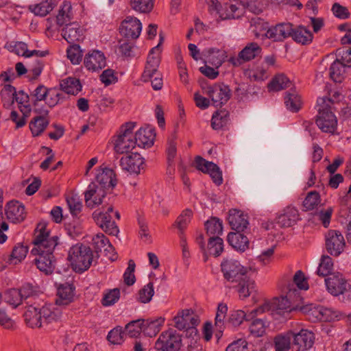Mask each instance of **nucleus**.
Returning <instances> with one entry per match:
<instances>
[{
  "mask_svg": "<svg viewBox=\"0 0 351 351\" xmlns=\"http://www.w3.org/2000/svg\"><path fill=\"white\" fill-rule=\"evenodd\" d=\"M156 51H158V46L152 48L147 56V64L142 75L144 81L152 79L157 73V69L160 64V58L159 54L154 56Z\"/></svg>",
  "mask_w": 351,
  "mask_h": 351,
  "instance_id": "nucleus-24",
  "label": "nucleus"
},
{
  "mask_svg": "<svg viewBox=\"0 0 351 351\" xmlns=\"http://www.w3.org/2000/svg\"><path fill=\"white\" fill-rule=\"evenodd\" d=\"M228 311V306L226 304L220 303L218 305L217 311L215 316V326L217 330L216 336L219 337L222 335L224 328V319Z\"/></svg>",
  "mask_w": 351,
  "mask_h": 351,
  "instance_id": "nucleus-42",
  "label": "nucleus"
},
{
  "mask_svg": "<svg viewBox=\"0 0 351 351\" xmlns=\"http://www.w3.org/2000/svg\"><path fill=\"white\" fill-rule=\"evenodd\" d=\"M285 104L287 108L292 112H297L300 110L302 102L295 89H290L285 93Z\"/></svg>",
  "mask_w": 351,
  "mask_h": 351,
  "instance_id": "nucleus-33",
  "label": "nucleus"
},
{
  "mask_svg": "<svg viewBox=\"0 0 351 351\" xmlns=\"http://www.w3.org/2000/svg\"><path fill=\"white\" fill-rule=\"evenodd\" d=\"M333 268L332 258L329 256L324 255L322 256L320 263L316 271L317 275L322 277L332 275L331 271Z\"/></svg>",
  "mask_w": 351,
  "mask_h": 351,
  "instance_id": "nucleus-50",
  "label": "nucleus"
},
{
  "mask_svg": "<svg viewBox=\"0 0 351 351\" xmlns=\"http://www.w3.org/2000/svg\"><path fill=\"white\" fill-rule=\"evenodd\" d=\"M84 64L87 69L95 71L105 67L106 58L102 52L97 50L93 51L86 55Z\"/></svg>",
  "mask_w": 351,
  "mask_h": 351,
  "instance_id": "nucleus-25",
  "label": "nucleus"
},
{
  "mask_svg": "<svg viewBox=\"0 0 351 351\" xmlns=\"http://www.w3.org/2000/svg\"><path fill=\"white\" fill-rule=\"evenodd\" d=\"M63 97L60 90L56 88H49L47 92V97L45 99L47 106L52 108L56 106Z\"/></svg>",
  "mask_w": 351,
  "mask_h": 351,
  "instance_id": "nucleus-59",
  "label": "nucleus"
},
{
  "mask_svg": "<svg viewBox=\"0 0 351 351\" xmlns=\"http://www.w3.org/2000/svg\"><path fill=\"white\" fill-rule=\"evenodd\" d=\"M1 299L14 308L19 306L23 300L21 292L16 289H11L6 291L3 295H2Z\"/></svg>",
  "mask_w": 351,
  "mask_h": 351,
  "instance_id": "nucleus-43",
  "label": "nucleus"
},
{
  "mask_svg": "<svg viewBox=\"0 0 351 351\" xmlns=\"http://www.w3.org/2000/svg\"><path fill=\"white\" fill-rule=\"evenodd\" d=\"M58 240L57 236L50 237L45 223L41 222L37 225L32 241L34 247L31 252L34 255H38V258L35 259L37 268L47 275L52 274L55 268L53 252L58 245Z\"/></svg>",
  "mask_w": 351,
  "mask_h": 351,
  "instance_id": "nucleus-1",
  "label": "nucleus"
},
{
  "mask_svg": "<svg viewBox=\"0 0 351 351\" xmlns=\"http://www.w3.org/2000/svg\"><path fill=\"white\" fill-rule=\"evenodd\" d=\"M228 241L234 249L244 252L248 248L249 240L241 232H230L228 234Z\"/></svg>",
  "mask_w": 351,
  "mask_h": 351,
  "instance_id": "nucleus-35",
  "label": "nucleus"
},
{
  "mask_svg": "<svg viewBox=\"0 0 351 351\" xmlns=\"http://www.w3.org/2000/svg\"><path fill=\"white\" fill-rule=\"evenodd\" d=\"M210 12H216L222 20L237 19L242 14V9L231 2H225L223 4L217 0H209Z\"/></svg>",
  "mask_w": 351,
  "mask_h": 351,
  "instance_id": "nucleus-7",
  "label": "nucleus"
},
{
  "mask_svg": "<svg viewBox=\"0 0 351 351\" xmlns=\"http://www.w3.org/2000/svg\"><path fill=\"white\" fill-rule=\"evenodd\" d=\"M299 310L305 313L310 321L313 322H319V317L320 315L319 306H315L310 304L305 306H300Z\"/></svg>",
  "mask_w": 351,
  "mask_h": 351,
  "instance_id": "nucleus-62",
  "label": "nucleus"
},
{
  "mask_svg": "<svg viewBox=\"0 0 351 351\" xmlns=\"http://www.w3.org/2000/svg\"><path fill=\"white\" fill-rule=\"evenodd\" d=\"M262 49L256 43H251L247 45L238 54L237 57H231L229 59L234 66H240L244 62H249L251 60L258 56L261 53Z\"/></svg>",
  "mask_w": 351,
  "mask_h": 351,
  "instance_id": "nucleus-16",
  "label": "nucleus"
},
{
  "mask_svg": "<svg viewBox=\"0 0 351 351\" xmlns=\"http://www.w3.org/2000/svg\"><path fill=\"white\" fill-rule=\"evenodd\" d=\"M22 115L20 116L16 111H12L10 113V119L16 123V128L23 127L27 121V118L29 117L31 112L30 106H19Z\"/></svg>",
  "mask_w": 351,
  "mask_h": 351,
  "instance_id": "nucleus-39",
  "label": "nucleus"
},
{
  "mask_svg": "<svg viewBox=\"0 0 351 351\" xmlns=\"http://www.w3.org/2000/svg\"><path fill=\"white\" fill-rule=\"evenodd\" d=\"M328 291L333 295H346L351 298V286L340 274H333L324 279Z\"/></svg>",
  "mask_w": 351,
  "mask_h": 351,
  "instance_id": "nucleus-8",
  "label": "nucleus"
},
{
  "mask_svg": "<svg viewBox=\"0 0 351 351\" xmlns=\"http://www.w3.org/2000/svg\"><path fill=\"white\" fill-rule=\"evenodd\" d=\"M62 36L69 43H74L83 40V29L77 23L66 24L65 27L62 29Z\"/></svg>",
  "mask_w": 351,
  "mask_h": 351,
  "instance_id": "nucleus-28",
  "label": "nucleus"
},
{
  "mask_svg": "<svg viewBox=\"0 0 351 351\" xmlns=\"http://www.w3.org/2000/svg\"><path fill=\"white\" fill-rule=\"evenodd\" d=\"M208 54V62L215 66L216 69H218L223 64L227 57L225 51L215 48L209 49Z\"/></svg>",
  "mask_w": 351,
  "mask_h": 351,
  "instance_id": "nucleus-48",
  "label": "nucleus"
},
{
  "mask_svg": "<svg viewBox=\"0 0 351 351\" xmlns=\"http://www.w3.org/2000/svg\"><path fill=\"white\" fill-rule=\"evenodd\" d=\"M318 106V115L316 124L324 132L334 134L337 125V120L331 111V105L333 101L328 97H320L317 101Z\"/></svg>",
  "mask_w": 351,
  "mask_h": 351,
  "instance_id": "nucleus-3",
  "label": "nucleus"
},
{
  "mask_svg": "<svg viewBox=\"0 0 351 351\" xmlns=\"http://www.w3.org/2000/svg\"><path fill=\"white\" fill-rule=\"evenodd\" d=\"M106 194V191L97 187L96 183H90L84 193L86 206L91 209L98 206L102 203V199Z\"/></svg>",
  "mask_w": 351,
  "mask_h": 351,
  "instance_id": "nucleus-23",
  "label": "nucleus"
},
{
  "mask_svg": "<svg viewBox=\"0 0 351 351\" xmlns=\"http://www.w3.org/2000/svg\"><path fill=\"white\" fill-rule=\"evenodd\" d=\"M291 37L296 43L306 45L311 43L313 36L310 30L302 25L293 27Z\"/></svg>",
  "mask_w": 351,
  "mask_h": 351,
  "instance_id": "nucleus-36",
  "label": "nucleus"
},
{
  "mask_svg": "<svg viewBox=\"0 0 351 351\" xmlns=\"http://www.w3.org/2000/svg\"><path fill=\"white\" fill-rule=\"evenodd\" d=\"M119 165L122 169L133 173H139L143 168L144 159L137 152L121 157Z\"/></svg>",
  "mask_w": 351,
  "mask_h": 351,
  "instance_id": "nucleus-21",
  "label": "nucleus"
},
{
  "mask_svg": "<svg viewBox=\"0 0 351 351\" xmlns=\"http://www.w3.org/2000/svg\"><path fill=\"white\" fill-rule=\"evenodd\" d=\"M61 90L69 95H77L82 89V85L78 79L68 77L60 82Z\"/></svg>",
  "mask_w": 351,
  "mask_h": 351,
  "instance_id": "nucleus-41",
  "label": "nucleus"
},
{
  "mask_svg": "<svg viewBox=\"0 0 351 351\" xmlns=\"http://www.w3.org/2000/svg\"><path fill=\"white\" fill-rule=\"evenodd\" d=\"M345 66L347 65L344 62H341L339 60L335 61L329 69L330 77L335 82H341L343 80Z\"/></svg>",
  "mask_w": 351,
  "mask_h": 351,
  "instance_id": "nucleus-46",
  "label": "nucleus"
},
{
  "mask_svg": "<svg viewBox=\"0 0 351 351\" xmlns=\"http://www.w3.org/2000/svg\"><path fill=\"white\" fill-rule=\"evenodd\" d=\"M156 134L151 128H141L134 135L136 145L143 148L150 147L154 144Z\"/></svg>",
  "mask_w": 351,
  "mask_h": 351,
  "instance_id": "nucleus-26",
  "label": "nucleus"
},
{
  "mask_svg": "<svg viewBox=\"0 0 351 351\" xmlns=\"http://www.w3.org/2000/svg\"><path fill=\"white\" fill-rule=\"evenodd\" d=\"M290 335L292 339L293 348L296 351H306L314 343V334L308 330L302 329L298 332L290 330Z\"/></svg>",
  "mask_w": 351,
  "mask_h": 351,
  "instance_id": "nucleus-13",
  "label": "nucleus"
},
{
  "mask_svg": "<svg viewBox=\"0 0 351 351\" xmlns=\"http://www.w3.org/2000/svg\"><path fill=\"white\" fill-rule=\"evenodd\" d=\"M135 123L129 122L122 125L119 134L115 137L114 149L116 153L123 154L130 152L136 146L133 130Z\"/></svg>",
  "mask_w": 351,
  "mask_h": 351,
  "instance_id": "nucleus-5",
  "label": "nucleus"
},
{
  "mask_svg": "<svg viewBox=\"0 0 351 351\" xmlns=\"http://www.w3.org/2000/svg\"><path fill=\"white\" fill-rule=\"evenodd\" d=\"M68 260L73 270L82 273L90 267L93 261V252L89 246L77 243L70 248Z\"/></svg>",
  "mask_w": 351,
  "mask_h": 351,
  "instance_id": "nucleus-4",
  "label": "nucleus"
},
{
  "mask_svg": "<svg viewBox=\"0 0 351 351\" xmlns=\"http://www.w3.org/2000/svg\"><path fill=\"white\" fill-rule=\"evenodd\" d=\"M205 227L207 234L210 237L218 236L223 231L222 222L219 219L213 217L205 223Z\"/></svg>",
  "mask_w": 351,
  "mask_h": 351,
  "instance_id": "nucleus-52",
  "label": "nucleus"
},
{
  "mask_svg": "<svg viewBox=\"0 0 351 351\" xmlns=\"http://www.w3.org/2000/svg\"><path fill=\"white\" fill-rule=\"evenodd\" d=\"M43 324H50L60 320L62 317L61 306L46 305L41 308Z\"/></svg>",
  "mask_w": 351,
  "mask_h": 351,
  "instance_id": "nucleus-30",
  "label": "nucleus"
},
{
  "mask_svg": "<svg viewBox=\"0 0 351 351\" xmlns=\"http://www.w3.org/2000/svg\"><path fill=\"white\" fill-rule=\"evenodd\" d=\"M14 95H16V89L10 84L5 85L1 90V97L5 108H9L14 104Z\"/></svg>",
  "mask_w": 351,
  "mask_h": 351,
  "instance_id": "nucleus-54",
  "label": "nucleus"
},
{
  "mask_svg": "<svg viewBox=\"0 0 351 351\" xmlns=\"http://www.w3.org/2000/svg\"><path fill=\"white\" fill-rule=\"evenodd\" d=\"M203 89L204 93L211 99L213 105L216 107L226 104L231 97V90L224 84H215Z\"/></svg>",
  "mask_w": 351,
  "mask_h": 351,
  "instance_id": "nucleus-10",
  "label": "nucleus"
},
{
  "mask_svg": "<svg viewBox=\"0 0 351 351\" xmlns=\"http://www.w3.org/2000/svg\"><path fill=\"white\" fill-rule=\"evenodd\" d=\"M5 213L7 219L14 223L23 221L26 217L24 205L15 200L6 204Z\"/></svg>",
  "mask_w": 351,
  "mask_h": 351,
  "instance_id": "nucleus-22",
  "label": "nucleus"
},
{
  "mask_svg": "<svg viewBox=\"0 0 351 351\" xmlns=\"http://www.w3.org/2000/svg\"><path fill=\"white\" fill-rule=\"evenodd\" d=\"M125 335V332L122 330L121 327H116L108 332L107 339L112 344H121Z\"/></svg>",
  "mask_w": 351,
  "mask_h": 351,
  "instance_id": "nucleus-64",
  "label": "nucleus"
},
{
  "mask_svg": "<svg viewBox=\"0 0 351 351\" xmlns=\"http://www.w3.org/2000/svg\"><path fill=\"white\" fill-rule=\"evenodd\" d=\"M55 5L53 0H45L38 4L29 5V10L36 15L45 16L54 8Z\"/></svg>",
  "mask_w": 351,
  "mask_h": 351,
  "instance_id": "nucleus-44",
  "label": "nucleus"
},
{
  "mask_svg": "<svg viewBox=\"0 0 351 351\" xmlns=\"http://www.w3.org/2000/svg\"><path fill=\"white\" fill-rule=\"evenodd\" d=\"M224 278L232 282H237L247 274L248 269L242 266L240 263L233 258H226L221 264Z\"/></svg>",
  "mask_w": 351,
  "mask_h": 351,
  "instance_id": "nucleus-6",
  "label": "nucleus"
},
{
  "mask_svg": "<svg viewBox=\"0 0 351 351\" xmlns=\"http://www.w3.org/2000/svg\"><path fill=\"white\" fill-rule=\"evenodd\" d=\"M258 314H261V313L260 311H257V308L252 311L250 313H246L241 310H237L231 313L229 321L233 326H239L244 319L251 320Z\"/></svg>",
  "mask_w": 351,
  "mask_h": 351,
  "instance_id": "nucleus-38",
  "label": "nucleus"
},
{
  "mask_svg": "<svg viewBox=\"0 0 351 351\" xmlns=\"http://www.w3.org/2000/svg\"><path fill=\"white\" fill-rule=\"evenodd\" d=\"M291 341L290 330L285 334L277 335L274 338L276 351H288L291 348Z\"/></svg>",
  "mask_w": 351,
  "mask_h": 351,
  "instance_id": "nucleus-45",
  "label": "nucleus"
},
{
  "mask_svg": "<svg viewBox=\"0 0 351 351\" xmlns=\"http://www.w3.org/2000/svg\"><path fill=\"white\" fill-rule=\"evenodd\" d=\"M75 287L73 285L66 283L60 285L58 288V296L56 305L64 306L71 303L74 295Z\"/></svg>",
  "mask_w": 351,
  "mask_h": 351,
  "instance_id": "nucleus-32",
  "label": "nucleus"
},
{
  "mask_svg": "<svg viewBox=\"0 0 351 351\" xmlns=\"http://www.w3.org/2000/svg\"><path fill=\"white\" fill-rule=\"evenodd\" d=\"M195 167L204 173H208L213 182L220 185L223 182L222 173L219 167L213 162L206 160L202 157L197 156L195 158Z\"/></svg>",
  "mask_w": 351,
  "mask_h": 351,
  "instance_id": "nucleus-15",
  "label": "nucleus"
},
{
  "mask_svg": "<svg viewBox=\"0 0 351 351\" xmlns=\"http://www.w3.org/2000/svg\"><path fill=\"white\" fill-rule=\"evenodd\" d=\"M94 183H96L97 187L103 191L113 189L117 184L114 171L109 168L98 169Z\"/></svg>",
  "mask_w": 351,
  "mask_h": 351,
  "instance_id": "nucleus-17",
  "label": "nucleus"
},
{
  "mask_svg": "<svg viewBox=\"0 0 351 351\" xmlns=\"http://www.w3.org/2000/svg\"><path fill=\"white\" fill-rule=\"evenodd\" d=\"M228 219L232 229L237 232L243 231L249 224L247 216L237 209L230 210Z\"/></svg>",
  "mask_w": 351,
  "mask_h": 351,
  "instance_id": "nucleus-27",
  "label": "nucleus"
},
{
  "mask_svg": "<svg viewBox=\"0 0 351 351\" xmlns=\"http://www.w3.org/2000/svg\"><path fill=\"white\" fill-rule=\"evenodd\" d=\"M181 343V337L172 330H168L160 335L154 347L158 351H179Z\"/></svg>",
  "mask_w": 351,
  "mask_h": 351,
  "instance_id": "nucleus-9",
  "label": "nucleus"
},
{
  "mask_svg": "<svg viewBox=\"0 0 351 351\" xmlns=\"http://www.w3.org/2000/svg\"><path fill=\"white\" fill-rule=\"evenodd\" d=\"M238 292L241 298H246L253 292L256 291L255 282L251 279L247 275H245L238 280Z\"/></svg>",
  "mask_w": 351,
  "mask_h": 351,
  "instance_id": "nucleus-34",
  "label": "nucleus"
},
{
  "mask_svg": "<svg viewBox=\"0 0 351 351\" xmlns=\"http://www.w3.org/2000/svg\"><path fill=\"white\" fill-rule=\"evenodd\" d=\"M291 81L284 74H278L276 75L269 84V88L272 90L278 91L289 87Z\"/></svg>",
  "mask_w": 351,
  "mask_h": 351,
  "instance_id": "nucleus-51",
  "label": "nucleus"
},
{
  "mask_svg": "<svg viewBox=\"0 0 351 351\" xmlns=\"http://www.w3.org/2000/svg\"><path fill=\"white\" fill-rule=\"evenodd\" d=\"M229 120V112L226 110L215 112L211 119V126L214 130H219L225 126Z\"/></svg>",
  "mask_w": 351,
  "mask_h": 351,
  "instance_id": "nucleus-49",
  "label": "nucleus"
},
{
  "mask_svg": "<svg viewBox=\"0 0 351 351\" xmlns=\"http://www.w3.org/2000/svg\"><path fill=\"white\" fill-rule=\"evenodd\" d=\"M293 32V24L291 23H282L269 28L265 36L276 42H281L291 37Z\"/></svg>",
  "mask_w": 351,
  "mask_h": 351,
  "instance_id": "nucleus-20",
  "label": "nucleus"
},
{
  "mask_svg": "<svg viewBox=\"0 0 351 351\" xmlns=\"http://www.w3.org/2000/svg\"><path fill=\"white\" fill-rule=\"evenodd\" d=\"M326 248L332 256H338L344 250L346 243L343 236L339 230H328L325 237Z\"/></svg>",
  "mask_w": 351,
  "mask_h": 351,
  "instance_id": "nucleus-11",
  "label": "nucleus"
},
{
  "mask_svg": "<svg viewBox=\"0 0 351 351\" xmlns=\"http://www.w3.org/2000/svg\"><path fill=\"white\" fill-rule=\"evenodd\" d=\"M143 326L141 319L134 320L129 322L125 327V332L130 337H136L143 332Z\"/></svg>",
  "mask_w": 351,
  "mask_h": 351,
  "instance_id": "nucleus-61",
  "label": "nucleus"
},
{
  "mask_svg": "<svg viewBox=\"0 0 351 351\" xmlns=\"http://www.w3.org/2000/svg\"><path fill=\"white\" fill-rule=\"evenodd\" d=\"M38 114L29 123V128L33 136L42 134L49 123L48 114L49 111L46 108L34 110Z\"/></svg>",
  "mask_w": 351,
  "mask_h": 351,
  "instance_id": "nucleus-19",
  "label": "nucleus"
},
{
  "mask_svg": "<svg viewBox=\"0 0 351 351\" xmlns=\"http://www.w3.org/2000/svg\"><path fill=\"white\" fill-rule=\"evenodd\" d=\"M208 247L210 254L218 256L223 250V242L219 236L210 237L208 240Z\"/></svg>",
  "mask_w": 351,
  "mask_h": 351,
  "instance_id": "nucleus-55",
  "label": "nucleus"
},
{
  "mask_svg": "<svg viewBox=\"0 0 351 351\" xmlns=\"http://www.w3.org/2000/svg\"><path fill=\"white\" fill-rule=\"evenodd\" d=\"M298 211L291 206L287 207L282 214L276 219V223L282 228H288L293 226L298 220Z\"/></svg>",
  "mask_w": 351,
  "mask_h": 351,
  "instance_id": "nucleus-29",
  "label": "nucleus"
},
{
  "mask_svg": "<svg viewBox=\"0 0 351 351\" xmlns=\"http://www.w3.org/2000/svg\"><path fill=\"white\" fill-rule=\"evenodd\" d=\"M93 217L97 225L99 226L106 233L117 236L119 230L115 222L111 220V216L108 212L95 211Z\"/></svg>",
  "mask_w": 351,
  "mask_h": 351,
  "instance_id": "nucleus-18",
  "label": "nucleus"
},
{
  "mask_svg": "<svg viewBox=\"0 0 351 351\" xmlns=\"http://www.w3.org/2000/svg\"><path fill=\"white\" fill-rule=\"evenodd\" d=\"M193 215V212L190 209H185L182 213L178 217L174 226L178 228L179 232H184L186 228L189 223L191 222V219Z\"/></svg>",
  "mask_w": 351,
  "mask_h": 351,
  "instance_id": "nucleus-56",
  "label": "nucleus"
},
{
  "mask_svg": "<svg viewBox=\"0 0 351 351\" xmlns=\"http://www.w3.org/2000/svg\"><path fill=\"white\" fill-rule=\"evenodd\" d=\"M154 293L153 282H149L139 290L137 300L141 303H148Z\"/></svg>",
  "mask_w": 351,
  "mask_h": 351,
  "instance_id": "nucleus-58",
  "label": "nucleus"
},
{
  "mask_svg": "<svg viewBox=\"0 0 351 351\" xmlns=\"http://www.w3.org/2000/svg\"><path fill=\"white\" fill-rule=\"evenodd\" d=\"M165 319L159 317L155 319H141L143 332L148 337L156 336L160 331V326L163 324Z\"/></svg>",
  "mask_w": 351,
  "mask_h": 351,
  "instance_id": "nucleus-37",
  "label": "nucleus"
},
{
  "mask_svg": "<svg viewBox=\"0 0 351 351\" xmlns=\"http://www.w3.org/2000/svg\"><path fill=\"white\" fill-rule=\"evenodd\" d=\"M142 24L136 17L127 16L121 23L119 32L127 39L136 40L141 32Z\"/></svg>",
  "mask_w": 351,
  "mask_h": 351,
  "instance_id": "nucleus-14",
  "label": "nucleus"
},
{
  "mask_svg": "<svg viewBox=\"0 0 351 351\" xmlns=\"http://www.w3.org/2000/svg\"><path fill=\"white\" fill-rule=\"evenodd\" d=\"M320 203V195L318 192H309L303 202V206L306 210L314 209Z\"/></svg>",
  "mask_w": 351,
  "mask_h": 351,
  "instance_id": "nucleus-60",
  "label": "nucleus"
},
{
  "mask_svg": "<svg viewBox=\"0 0 351 351\" xmlns=\"http://www.w3.org/2000/svg\"><path fill=\"white\" fill-rule=\"evenodd\" d=\"M71 10L72 6L71 2L64 1L56 17L58 25L62 26L70 21L72 15Z\"/></svg>",
  "mask_w": 351,
  "mask_h": 351,
  "instance_id": "nucleus-47",
  "label": "nucleus"
},
{
  "mask_svg": "<svg viewBox=\"0 0 351 351\" xmlns=\"http://www.w3.org/2000/svg\"><path fill=\"white\" fill-rule=\"evenodd\" d=\"M173 319L175 327L180 330L195 329L200 322L199 316L191 309L180 311Z\"/></svg>",
  "mask_w": 351,
  "mask_h": 351,
  "instance_id": "nucleus-12",
  "label": "nucleus"
},
{
  "mask_svg": "<svg viewBox=\"0 0 351 351\" xmlns=\"http://www.w3.org/2000/svg\"><path fill=\"white\" fill-rule=\"evenodd\" d=\"M49 88L43 84H39L32 93L30 94L31 100L34 106V110L37 108H45L44 106H40V102L45 101L47 97V92Z\"/></svg>",
  "mask_w": 351,
  "mask_h": 351,
  "instance_id": "nucleus-40",
  "label": "nucleus"
},
{
  "mask_svg": "<svg viewBox=\"0 0 351 351\" xmlns=\"http://www.w3.org/2000/svg\"><path fill=\"white\" fill-rule=\"evenodd\" d=\"M130 5L137 12L147 13L153 9L154 0H131Z\"/></svg>",
  "mask_w": 351,
  "mask_h": 351,
  "instance_id": "nucleus-57",
  "label": "nucleus"
},
{
  "mask_svg": "<svg viewBox=\"0 0 351 351\" xmlns=\"http://www.w3.org/2000/svg\"><path fill=\"white\" fill-rule=\"evenodd\" d=\"M288 291L285 296L274 299L271 302H267L257 308L261 313L270 311L272 315H282L286 317L291 312L299 310L298 305L293 304L291 300L292 296H296L299 291L293 285H289L287 287Z\"/></svg>",
  "mask_w": 351,
  "mask_h": 351,
  "instance_id": "nucleus-2",
  "label": "nucleus"
},
{
  "mask_svg": "<svg viewBox=\"0 0 351 351\" xmlns=\"http://www.w3.org/2000/svg\"><path fill=\"white\" fill-rule=\"evenodd\" d=\"M67 57L72 64H78L82 60V51L78 45H73L67 49Z\"/></svg>",
  "mask_w": 351,
  "mask_h": 351,
  "instance_id": "nucleus-63",
  "label": "nucleus"
},
{
  "mask_svg": "<svg viewBox=\"0 0 351 351\" xmlns=\"http://www.w3.org/2000/svg\"><path fill=\"white\" fill-rule=\"evenodd\" d=\"M25 321L29 327H42L43 324L41 308L29 306L24 313Z\"/></svg>",
  "mask_w": 351,
  "mask_h": 351,
  "instance_id": "nucleus-31",
  "label": "nucleus"
},
{
  "mask_svg": "<svg viewBox=\"0 0 351 351\" xmlns=\"http://www.w3.org/2000/svg\"><path fill=\"white\" fill-rule=\"evenodd\" d=\"M176 140L177 134L176 132L172 133L167 140V147L166 152L167 155V162L169 166L172 165V164L173 163L174 158H176L177 154Z\"/></svg>",
  "mask_w": 351,
  "mask_h": 351,
  "instance_id": "nucleus-53",
  "label": "nucleus"
}]
</instances>
